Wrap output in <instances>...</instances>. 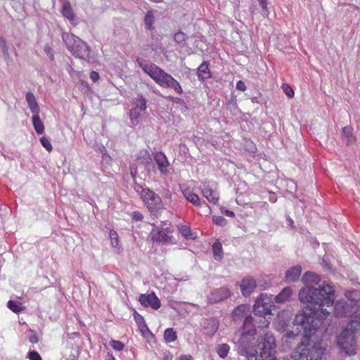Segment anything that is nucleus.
<instances>
[{"mask_svg": "<svg viewBox=\"0 0 360 360\" xmlns=\"http://www.w3.org/2000/svg\"><path fill=\"white\" fill-rule=\"evenodd\" d=\"M179 360H193V358L191 354H181Z\"/></svg>", "mask_w": 360, "mask_h": 360, "instance_id": "obj_50", "label": "nucleus"}, {"mask_svg": "<svg viewBox=\"0 0 360 360\" xmlns=\"http://www.w3.org/2000/svg\"><path fill=\"white\" fill-rule=\"evenodd\" d=\"M105 360H115L112 355H108Z\"/></svg>", "mask_w": 360, "mask_h": 360, "instance_id": "obj_54", "label": "nucleus"}, {"mask_svg": "<svg viewBox=\"0 0 360 360\" xmlns=\"http://www.w3.org/2000/svg\"><path fill=\"white\" fill-rule=\"evenodd\" d=\"M258 1L259 3V5L262 7V11H267L266 0H258Z\"/></svg>", "mask_w": 360, "mask_h": 360, "instance_id": "obj_48", "label": "nucleus"}, {"mask_svg": "<svg viewBox=\"0 0 360 360\" xmlns=\"http://www.w3.org/2000/svg\"><path fill=\"white\" fill-rule=\"evenodd\" d=\"M136 63L144 72L150 76L160 87L172 89L179 95L183 94L184 91L180 83L163 69L155 64L148 63L143 58H138Z\"/></svg>", "mask_w": 360, "mask_h": 360, "instance_id": "obj_4", "label": "nucleus"}, {"mask_svg": "<svg viewBox=\"0 0 360 360\" xmlns=\"http://www.w3.org/2000/svg\"><path fill=\"white\" fill-rule=\"evenodd\" d=\"M29 341L32 344H35V343L38 342L39 338H38L37 333L34 330H30Z\"/></svg>", "mask_w": 360, "mask_h": 360, "instance_id": "obj_41", "label": "nucleus"}, {"mask_svg": "<svg viewBox=\"0 0 360 360\" xmlns=\"http://www.w3.org/2000/svg\"><path fill=\"white\" fill-rule=\"evenodd\" d=\"M44 52L49 56V58L51 60H54V55L53 53V49L50 46L46 45L44 47Z\"/></svg>", "mask_w": 360, "mask_h": 360, "instance_id": "obj_45", "label": "nucleus"}, {"mask_svg": "<svg viewBox=\"0 0 360 360\" xmlns=\"http://www.w3.org/2000/svg\"><path fill=\"white\" fill-rule=\"evenodd\" d=\"M62 39L69 51L72 49V48L81 40L75 35L67 32H63L62 34Z\"/></svg>", "mask_w": 360, "mask_h": 360, "instance_id": "obj_19", "label": "nucleus"}, {"mask_svg": "<svg viewBox=\"0 0 360 360\" xmlns=\"http://www.w3.org/2000/svg\"><path fill=\"white\" fill-rule=\"evenodd\" d=\"M352 131H353V129L350 126H346V127H343L342 129L343 135L348 139H350L352 137Z\"/></svg>", "mask_w": 360, "mask_h": 360, "instance_id": "obj_40", "label": "nucleus"}, {"mask_svg": "<svg viewBox=\"0 0 360 360\" xmlns=\"http://www.w3.org/2000/svg\"><path fill=\"white\" fill-rule=\"evenodd\" d=\"M249 307L247 304H240L236 307L231 312V317L234 321L241 319L245 313L248 310Z\"/></svg>", "mask_w": 360, "mask_h": 360, "instance_id": "obj_23", "label": "nucleus"}, {"mask_svg": "<svg viewBox=\"0 0 360 360\" xmlns=\"http://www.w3.org/2000/svg\"><path fill=\"white\" fill-rule=\"evenodd\" d=\"M172 230L171 227L160 228L155 227L150 232V236L153 243L167 244L172 241Z\"/></svg>", "mask_w": 360, "mask_h": 360, "instance_id": "obj_10", "label": "nucleus"}, {"mask_svg": "<svg viewBox=\"0 0 360 360\" xmlns=\"http://www.w3.org/2000/svg\"><path fill=\"white\" fill-rule=\"evenodd\" d=\"M225 214L227 216V217H235V214L233 212L231 211V210H226L225 211Z\"/></svg>", "mask_w": 360, "mask_h": 360, "instance_id": "obj_53", "label": "nucleus"}, {"mask_svg": "<svg viewBox=\"0 0 360 360\" xmlns=\"http://www.w3.org/2000/svg\"><path fill=\"white\" fill-rule=\"evenodd\" d=\"M140 196L150 212L157 213L163 209L161 198L152 190L143 188Z\"/></svg>", "mask_w": 360, "mask_h": 360, "instance_id": "obj_7", "label": "nucleus"}, {"mask_svg": "<svg viewBox=\"0 0 360 360\" xmlns=\"http://www.w3.org/2000/svg\"><path fill=\"white\" fill-rule=\"evenodd\" d=\"M75 57L83 58L88 53L87 46L82 40L70 51Z\"/></svg>", "mask_w": 360, "mask_h": 360, "instance_id": "obj_17", "label": "nucleus"}, {"mask_svg": "<svg viewBox=\"0 0 360 360\" xmlns=\"http://www.w3.org/2000/svg\"><path fill=\"white\" fill-rule=\"evenodd\" d=\"M302 273V267L300 265H296L290 268L285 273V281L292 283L297 281Z\"/></svg>", "mask_w": 360, "mask_h": 360, "instance_id": "obj_15", "label": "nucleus"}, {"mask_svg": "<svg viewBox=\"0 0 360 360\" xmlns=\"http://www.w3.org/2000/svg\"><path fill=\"white\" fill-rule=\"evenodd\" d=\"M213 220L216 224L221 226H224L226 223V219L221 216H217V217L214 216L213 217Z\"/></svg>", "mask_w": 360, "mask_h": 360, "instance_id": "obj_42", "label": "nucleus"}, {"mask_svg": "<svg viewBox=\"0 0 360 360\" xmlns=\"http://www.w3.org/2000/svg\"><path fill=\"white\" fill-rule=\"evenodd\" d=\"M282 89L288 98H291L294 96V90L289 84H283Z\"/></svg>", "mask_w": 360, "mask_h": 360, "instance_id": "obj_38", "label": "nucleus"}, {"mask_svg": "<svg viewBox=\"0 0 360 360\" xmlns=\"http://www.w3.org/2000/svg\"><path fill=\"white\" fill-rule=\"evenodd\" d=\"M304 286L298 294L299 300L306 304L310 311L306 313L300 311L295 316L294 324L300 327V332L308 340L319 330L322 319L333 311L338 317H351L357 315L359 309L358 304L360 294L356 290L345 293L349 302L338 300L334 304L335 290L333 286L323 281L321 283L319 276L311 271L304 274L302 279Z\"/></svg>", "mask_w": 360, "mask_h": 360, "instance_id": "obj_1", "label": "nucleus"}, {"mask_svg": "<svg viewBox=\"0 0 360 360\" xmlns=\"http://www.w3.org/2000/svg\"><path fill=\"white\" fill-rule=\"evenodd\" d=\"M326 348L321 342L311 345L309 343L300 344L293 352L292 358L294 360H321Z\"/></svg>", "mask_w": 360, "mask_h": 360, "instance_id": "obj_6", "label": "nucleus"}, {"mask_svg": "<svg viewBox=\"0 0 360 360\" xmlns=\"http://www.w3.org/2000/svg\"><path fill=\"white\" fill-rule=\"evenodd\" d=\"M136 63L144 72L150 76L160 87L172 89L179 95L183 94L184 91L180 83L163 69L155 64L148 63L143 58H138Z\"/></svg>", "mask_w": 360, "mask_h": 360, "instance_id": "obj_3", "label": "nucleus"}, {"mask_svg": "<svg viewBox=\"0 0 360 360\" xmlns=\"http://www.w3.org/2000/svg\"><path fill=\"white\" fill-rule=\"evenodd\" d=\"M144 110H139L138 108H132L129 111V117L132 124L138 123V120L140 117L141 112Z\"/></svg>", "mask_w": 360, "mask_h": 360, "instance_id": "obj_33", "label": "nucleus"}, {"mask_svg": "<svg viewBox=\"0 0 360 360\" xmlns=\"http://www.w3.org/2000/svg\"><path fill=\"white\" fill-rule=\"evenodd\" d=\"M110 345L117 351H122L124 348V344L119 340H112L110 342Z\"/></svg>", "mask_w": 360, "mask_h": 360, "instance_id": "obj_35", "label": "nucleus"}, {"mask_svg": "<svg viewBox=\"0 0 360 360\" xmlns=\"http://www.w3.org/2000/svg\"><path fill=\"white\" fill-rule=\"evenodd\" d=\"M40 143L49 152H51L53 150L52 145L50 142V140L46 137L42 136L40 138Z\"/></svg>", "mask_w": 360, "mask_h": 360, "instance_id": "obj_37", "label": "nucleus"}, {"mask_svg": "<svg viewBox=\"0 0 360 360\" xmlns=\"http://www.w3.org/2000/svg\"><path fill=\"white\" fill-rule=\"evenodd\" d=\"M131 174H132L133 177H135L136 174H134L132 172H131Z\"/></svg>", "mask_w": 360, "mask_h": 360, "instance_id": "obj_55", "label": "nucleus"}, {"mask_svg": "<svg viewBox=\"0 0 360 360\" xmlns=\"http://www.w3.org/2000/svg\"><path fill=\"white\" fill-rule=\"evenodd\" d=\"M134 103L136 105L134 108L146 110L147 107L146 101L142 95H139L136 98H134Z\"/></svg>", "mask_w": 360, "mask_h": 360, "instance_id": "obj_31", "label": "nucleus"}, {"mask_svg": "<svg viewBox=\"0 0 360 360\" xmlns=\"http://www.w3.org/2000/svg\"><path fill=\"white\" fill-rule=\"evenodd\" d=\"M197 75L200 80L204 81L211 77V72L207 62H203L197 70Z\"/></svg>", "mask_w": 360, "mask_h": 360, "instance_id": "obj_18", "label": "nucleus"}, {"mask_svg": "<svg viewBox=\"0 0 360 360\" xmlns=\"http://www.w3.org/2000/svg\"><path fill=\"white\" fill-rule=\"evenodd\" d=\"M201 193L210 203L217 205L219 200L217 183L210 180H204L201 182Z\"/></svg>", "mask_w": 360, "mask_h": 360, "instance_id": "obj_9", "label": "nucleus"}, {"mask_svg": "<svg viewBox=\"0 0 360 360\" xmlns=\"http://www.w3.org/2000/svg\"><path fill=\"white\" fill-rule=\"evenodd\" d=\"M174 39L178 44H183L186 41V36L184 32H179L175 33Z\"/></svg>", "mask_w": 360, "mask_h": 360, "instance_id": "obj_39", "label": "nucleus"}, {"mask_svg": "<svg viewBox=\"0 0 360 360\" xmlns=\"http://www.w3.org/2000/svg\"><path fill=\"white\" fill-rule=\"evenodd\" d=\"M236 89L238 90L244 91L246 90L247 87L243 81L239 80L236 83Z\"/></svg>", "mask_w": 360, "mask_h": 360, "instance_id": "obj_47", "label": "nucleus"}, {"mask_svg": "<svg viewBox=\"0 0 360 360\" xmlns=\"http://www.w3.org/2000/svg\"><path fill=\"white\" fill-rule=\"evenodd\" d=\"M89 77H90V79L94 82H96L100 79L98 72H97L96 71H94V70L90 72Z\"/></svg>", "mask_w": 360, "mask_h": 360, "instance_id": "obj_46", "label": "nucleus"}, {"mask_svg": "<svg viewBox=\"0 0 360 360\" xmlns=\"http://www.w3.org/2000/svg\"><path fill=\"white\" fill-rule=\"evenodd\" d=\"M231 296V290L227 287L213 290L207 296V303L216 304L224 301Z\"/></svg>", "mask_w": 360, "mask_h": 360, "instance_id": "obj_11", "label": "nucleus"}, {"mask_svg": "<svg viewBox=\"0 0 360 360\" xmlns=\"http://www.w3.org/2000/svg\"><path fill=\"white\" fill-rule=\"evenodd\" d=\"M137 158L142 159L145 160L146 162H148L149 161L151 160L150 155L148 150H147L146 149H143L140 150L137 155Z\"/></svg>", "mask_w": 360, "mask_h": 360, "instance_id": "obj_34", "label": "nucleus"}, {"mask_svg": "<svg viewBox=\"0 0 360 360\" xmlns=\"http://www.w3.org/2000/svg\"><path fill=\"white\" fill-rule=\"evenodd\" d=\"M252 321H253V319L251 316L245 317V321H244V326H246L248 323L252 324Z\"/></svg>", "mask_w": 360, "mask_h": 360, "instance_id": "obj_52", "label": "nucleus"}, {"mask_svg": "<svg viewBox=\"0 0 360 360\" xmlns=\"http://www.w3.org/2000/svg\"><path fill=\"white\" fill-rule=\"evenodd\" d=\"M229 351L230 347L227 344H221L218 345L217 347V352L218 355L222 359H225L227 356Z\"/></svg>", "mask_w": 360, "mask_h": 360, "instance_id": "obj_30", "label": "nucleus"}, {"mask_svg": "<svg viewBox=\"0 0 360 360\" xmlns=\"http://www.w3.org/2000/svg\"><path fill=\"white\" fill-rule=\"evenodd\" d=\"M32 124L37 134H42L44 132V125L40 119L39 113L32 115Z\"/></svg>", "mask_w": 360, "mask_h": 360, "instance_id": "obj_24", "label": "nucleus"}, {"mask_svg": "<svg viewBox=\"0 0 360 360\" xmlns=\"http://www.w3.org/2000/svg\"><path fill=\"white\" fill-rule=\"evenodd\" d=\"M144 22H145V25H146L147 30H148L150 31H153V30H154L153 23L155 22V18H154L153 13L152 11H148L146 13Z\"/></svg>", "mask_w": 360, "mask_h": 360, "instance_id": "obj_28", "label": "nucleus"}, {"mask_svg": "<svg viewBox=\"0 0 360 360\" xmlns=\"http://www.w3.org/2000/svg\"><path fill=\"white\" fill-rule=\"evenodd\" d=\"M181 191L185 198L195 207H201L200 199L198 195L193 193L189 187H181Z\"/></svg>", "mask_w": 360, "mask_h": 360, "instance_id": "obj_14", "label": "nucleus"}, {"mask_svg": "<svg viewBox=\"0 0 360 360\" xmlns=\"http://www.w3.org/2000/svg\"><path fill=\"white\" fill-rule=\"evenodd\" d=\"M134 317L140 330H143L144 329L147 328L144 319L141 314L135 311L134 313Z\"/></svg>", "mask_w": 360, "mask_h": 360, "instance_id": "obj_32", "label": "nucleus"}, {"mask_svg": "<svg viewBox=\"0 0 360 360\" xmlns=\"http://www.w3.org/2000/svg\"><path fill=\"white\" fill-rule=\"evenodd\" d=\"M163 197L165 198L171 199L172 198V193L169 190L167 189L164 191Z\"/></svg>", "mask_w": 360, "mask_h": 360, "instance_id": "obj_51", "label": "nucleus"}, {"mask_svg": "<svg viewBox=\"0 0 360 360\" xmlns=\"http://www.w3.org/2000/svg\"><path fill=\"white\" fill-rule=\"evenodd\" d=\"M360 328V312L356 316V319L352 320L337 336V345L341 352L346 355L354 354L356 339L354 334Z\"/></svg>", "mask_w": 360, "mask_h": 360, "instance_id": "obj_5", "label": "nucleus"}, {"mask_svg": "<svg viewBox=\"0 0 360 360\" xmlns=\"http://www.w3.org/2000/svg\"><path fill=\"white\" fill-rule=\"evenodd\" d=\"M109 238L112 248L118 250L121 248L120 238L116 231L111 229L109 231Z\"/></svg>", "mask_w": 360, "mask_h": 360, "instance_id": "obj_25", "label": "nucleus"}, {"mask_svg": "<svg viewBox=\"0 0 360 360\" xmlns=\"http://www.w3.org/2000/svg\"><path fill=\"white\" fill-rule=\"evenodd\" d=\"M131 217H132L133 220L136 221H140L143 219V214L138 211L133 212L131 214Z\"/></svg>", "mask_w": 360, "mask_h": 360, "instance_id": "obj_44", "label": "nucleus"}, {"mask_svg": "<svg viewBox=\"0 0 360 360\" xmlns=\"http://www.w3.org/2000/svg\"><path fill=\"white\" fill-rule=\"evenodd\" d=\"M256 281L250 276L245 277L240 284V289L243 296L250 295L256 288Z\"/></svg>", "mask_w": 360, "mask_h": 360, "instance_id": "obj_13", "label": "nucleus"}, {"mask_svg": "<svg viewBox=\"0 0 360 360\" xmlns=\"http://www.w3.org/2000/svg\"><path fill=\"white\" fill-rule=\"evenodd\" d=\"M213 257L216 260L221 259L223 257L222 245L220 242L217 241L212 245Z\"/></svg>", "mask_w": 360, "mask_h": 360, "instance_id": "obj_26", "label": "nucleus"}, {"mask_svg": "<svg viewBox=\"0 0 360 360\" xmlns=\"http://www.w3.org/2000/svg\"><path fill=\"white\" fill-rule=\"evenodd\" d=\"M141 304L145 307H150L153 309L160 307V301L154 292L150 294H141L139 298Z\"/></svg>", "mask_w": 360, "mask_h": 360, "instance_id": "obj_12", "label": "nucleus"}, {"mask_svg": "<svg viewBox=\"0 0 360 360\" xmlns=\"http://www.w3.org/2000/svg\"><path fill=\"white\" fill-rule=\"evenodd\" d=\"M176 333L174 330L173 328H169L165 329L164 332V340L167 343L173 342L176 340Z\"/></svg>", "mask_w": 360, "mask_h": 360, "instance_id": "obj_27", "label": "nucleus"}, {"mask_svg": "<svg viewBox=\"0 0 360 360\" xmlns=\"http://www.w3.org/2000/svg\"><path fill=\"white\" fill-rule=\"evenodd\" d=\"M154 160L157 163L160 172L165 174L167 172V168L169 165L166 155L161 151L158 152L154 155Z\"/></svg>", "mask_w": 360, "mask_h": 360, "instance_id": "obj_16", "label": "nucleus"}, {"mask_svg": "<svg viewBox=\"0 0 360 360\" xmlns=\"http://www.w3.org/2000/svg\"><path fill=\"white\" fill-rule=\"evenodd\" d=\"M292 293V288L290 287H285L278 295L275 297V302L277 303H283L290 299Z\"/></svg>", "mask_w": 360, "mask_h": 360, "instance_id": "obj_22", "label": "nucleus"}, {"mask_svg": "<svg viewBox=\"0 0 360 360\" xmlns=\"http://www.w3.org/2000/svg\"><path fill=\"white\" fill-rule=\"evenodd\" d=\"M7 307L10 310L15 313H19L23 311L25 309L20 302L13 300L8 301L7 303Z\"/></svg>", "mask_w": 360, "mask_h": 360, "instance_id": "obj_29", "label": "nucleus"}, {"mask_svg": "<svg viewBox=\"0 0 360 360\" xmlns=\"http://www.w3.org/2000/svg\"><path fill=\"white\" fill-rule=\"evenodd\" d=\"M179 231L182 234L184 237L187 239L192 238V233L191 230L188 226H181L179 228Z\"/></svg>", "mask_w": 360, "mask_h": 360, "instance_id": "obj_36", "label": "nucleus"}, {"mask_svg": "<svg viewBox=\"0 0 360 360\" xmlns=\"http://www.w3.org/2000/svg\"><path fill=\"white\" fill-rule=\"evenodd\" d=\"M30 360H42L39 354L36 351H31L28 354Z\"/></svg>", "mask_w": 360, "mask_h": 360, "instance_id": "obj_43", "label": "nucleus"}, {"mask_svg": "<svg viewBox=\"0 0 360 360\" xmlns=\"http://www.w3.org/2000/svg\"><path fill=\"white\" fill-rule=\"evenodd\" d=\"M275 307L271 297L266 294H261L254 304V313L255 315L265 317L271 314Z\"/></svg>", "mask_w": 360, "mask_h": 360, "instance_id": "obj_8", "label": "nucleus"}, {"mask_svg": "<svg viewBox=\"0 0 360 360\" xmlns=\"http://www.w3.org/2000/svg\"><path fill=\"white\" fill-rule=\"evenodd\" d=\"M162 359L163 360H172L173 355L172 354L171 352H167L164 353Z\"/></svg>", "mask_w": 360, "mask_h": 360, "instance_id": "obj_49", "label": "nucleus"}, {"mask_svg": "<svg viewBox=\"0 0 360 360\" xmlns=\"http://www.w3.org/2000/svg\"><path fill=\"white\" fill-rule=\"evenodd\" d=\"M256 335L255 329H250L243 333L239 342L240 347L249 357V360H276L275 356L276 342L274 337L269 333H266L262 338L258 347L259 354L250 345V342L254 340Z\"/></svg>", "mask_w": 360, "mask_h": 360, "instance_id": "obj_2", "label": "nucleus"}, {"mask_svg": "<svg viewBox=\"0 0 360 360\" xmlns=\"http://www.w3.org/2000/svg\"><path fill=\"white\" fill-rule=\"evenodd\" d=\"M26 101L27 102L29 108L33 115L39 113V106L36 101L34 95L32 92L29 91L26 94Z\"/></svg>", "mask_w": 360, "mask_h": 360, "instance_id": "obj_20", "label": "nucleus"}, {"mask_svg": "<svg viewBox=\"0 0 360 360\" xmlns=\"http://www.w3.org/2000/svg\"><path fill=\"white\" fill-rule=\"evenodd\" d=\"M63 15L67 18L70 22H72L75 19V15L71 4L69 1H65L61 10Z\"/></svg>", "mask_w": 360, "mask_h": 360, "instance_id": "obj_21", "label": "nucleus"}]
</instances>
